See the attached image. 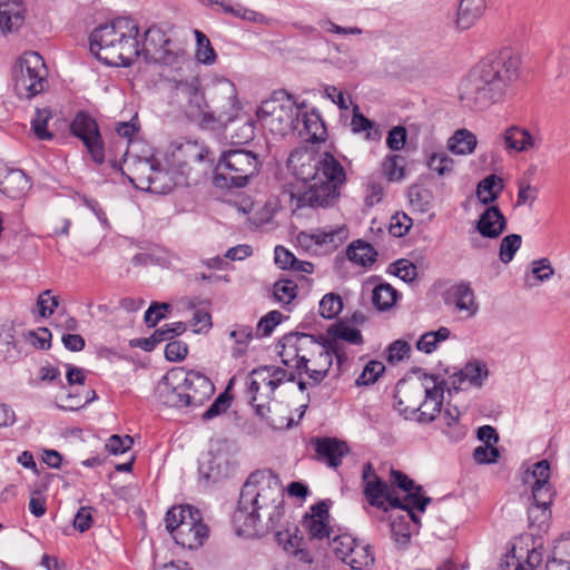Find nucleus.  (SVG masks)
<instances>
[{"label":"nucleus","mask_w":570,"mask_h":570,"mask_svg":"<svg viewBox=\"0 0 570 570\" xmlns=\"http://www.w3.org/2000/svg\"><path fill=\"white\" fill-rule=\"evenodd\" d=\"M285 517V493L279 476L269 469L253 471L245 480L233 514L238 534L264 537Z\"/></svg>","instance_id":"nucleus-1"},{"label":"nucleus","mask_w":570,"mask_h":570,"mask_svg":"<svg viewBox=\"0 0 570 570\" xmlns=\"http://www.w3.org/2000/svg\"><path fill=\"white\" fill-rule=\"evenodd\" d=\"M139 28L131 18L119 17L94 29L90 51L108 66L129 67L140 56Z\"/></svg>","instance_id":"nucleus-2"},{"label":"nucleus","mask_w":570,"mask_h":570,"mask_svg":"<svg viewBox=\"0 0 570 570\" xmlns=\"http://www.w3.org/2000/svg\"><path fill=\"white\" fill-rule=\"evenodd\" d=\"M281 346L282 362L299 373H306L314 386L328 375L333 364V354L338 363L342 362L340 354L311 334L288 333L282 337Z\"/></svg>","instance_id":"nucleus-3"},{"label":"nucleus","mask_w":570,"mask_h":570,"mask_svg":"<svg viewBox=\"0 0 570 570\" xmlns=\"http://www.w3.org/2000/svg\"><path fill=\"white\" fill-rule=\"evenodd\" d=\"M210 381L195 372L171 370L158 382L156 396L160 403L170 407L198 405L213 392Z\"/></svg>","instance_id":"nucleus-4"},{"label":"nucleus","mask_w":570,"mask_h":570,"mask_svg":"<svg viewBox=\"0 0 570 570\" xmlns=\"http://www.w3.org/2000/svg\"><path fill=\"white\" fill-rule=\"evenodd\" d=\"M305 107V102L298 105L292 95L279 91L263 101L256 115L263 127L276 135L285 136L298 128L301 110Z\"/></svg>","instance_id":"nucleus-5"},{"label":"nucleus","mask_w":570,"mask_h":570,"mask_svg":"<svg viewBox=\"0 0 570 570\" xmlns=\"http://www.w3.org/2000/svg\"><path fill=\"white\" fill-rule=\"evenodd\" d=\"M166 529L183 548L197 549L208 535L200 512L190 505L173 507L166 513Z\"/></svg>","instance_id":"nucleus-6"},{"label":"nucleus","mask_w":570,"mask_h":570,"mask_svg":"<svg viewBox=\"0 0 570 570\" xmlns=\"http://www.w3.org/2000/svg\"><path fill=\"white\" fill-rule=\"evenodd\" d=\"M46 76L42 57L36 51L24 52L12 69L13 89L19 97L30 99L43 91Z\"/></svg>","instance_id":"nucleus-7"},{"label":"nucleus","mask_w":570,"mask_h":570,"mask_svg":"<svg viewBox=\"0 0 570 570\" xmlns=\"http://www.w3.org/2000/svg\"><path fill=\"white\" fill-rule=\"evenodd\" d=\"M421 492L422 489L417 488L415 493H410L401 500L390 491L387 483L381 479L367 482L364 485V495L372 507L386 511L385 503L387 502L392 508L405 510L414 522H419V519L413 510L424 512L431 502V498L423 495Z\"/></svg>","instance_id":"nucleus-8"},{"label":"nucleus","mask_w":570,"mask_h":570,"mask_svg":"<svg viewBox=\"0 0 570 570\" xmlns=\"http://www.w3.org/2000/svg\"><path fill=\"white\" fill-rule=\"evenodd\" d=\"M287 168L294 178H346L342 164L330 153L315 160L309 154L295 150L287 159Z\"/></svg>","instance_id":"nucleus-9"},{"label":"nucleus","mask_w":570,"mask_h":570,"mask_svg":"<svg viewBox=\"0 0 570 570\" xmlns=\"http://www.w3.org/2000/svg\"><path fill=\"white\" fill-rule=\"evenodd\" d=\"M520 59L511 49H503L500 52L491 53L482 59L473 69L490 78L507 95L510 94L512 85L519 77Z\"/></svg>","instance_id":"nucleus-10"},{"label":"nucleus","mask_w":570,"mask_h":570,"mask_svg":"<svg viewBox=\"0 0 570 570\" xmlns=\"http://www.w3.org/2000/svg\"><path fill=\"white\" fill-rule=\"evenodd\" d=\"M297 180L289 195L296 208L332 206L340 197V189L345 180Z\"/></svg>","instance_id":"nucleus-11"},{"label":"nucleus","mask_w":570,"mask_h":570,"mask_svg":"<svg viewBox=\"0 0 570 570\" xmlns=\"http://www.w3.org/2000/svg\"><path fill=\"white\" fill-rule=\"evenodd\" d=\"M508 95L493 81L482 77L480 72L472 69L460 87V98L465 106L476 109H485L498 104Z\"/></svg>","instance_id":"nucleus-12"},{"label":"nucleus","mask_w":570,"mask_h":570,"mask_svg":"<svg viewBox=\"0 0 570 570\" xmlns=\"http://www.w3.org/2000/svg\"><path fill=\"white\" fill-rule=\"evenodd\" d=\"M210 151L197 140H175L170 144L167 150V173L178 174L181 176L189 175V168L193 164L208 160L210 164L214 161L209 158Z\"/></svg>","instance_id":"nucleus-13"},{"label":"nucleus","mask_w":570,"mask_h":570,"mask_svg":"<svg viewBox=\"0 0 570 570\" xmlns=\"http://www.w3.org/2000/svg\"><path fill=\"white\" fill-rule=\"evenodd\" d=\"M261 166L262 161L253 151L230 149L222 154L213 178H226V171L233 174L229 178H254Z\"/></svg>","instance_id":"nucleus-14"},{"label":"nucleus","mask_w":570,"mask_h":570,"mask_svg":"<svg viewBox=\"0 0 570 570\" xmlns=\"http://www.w3.org/2000/svg\"><path fill=\"white\" fill-rule=\"evenodd\" d=\"M70 130L82 140L92 160L102 164L104 144L96 120L89 114L79 111L70 124Z\"/></svg>","instance_id":"nucleus-15"},{"label":"nucleus","mask_w":570,"mask_h":570,"mask_svg":"<svg viewBox=\"0 0 570 570\" xmlns=\"http://www.w3.org/2000/svg\"><path fill=\"white\" fill-rule=\"evenodd\" d=\"M247 385L250 405L255 409L258 416L266 417V414L269 412L268 403L276 390L273 385V380L269 379L267 366L253 370L249 373Z\"/></svg>","instance_id":"nucleus-16"},{"label":"nucleus","mask_w":570,"mask_h":570,"mask_svg":"<svg viewBox=\"0 0 570 570\" xmlns=\"http://www.w3.org/2000/svg\"><path fill=\"white\" fill-rule=\"evenodd\" d=\"M504 150L511 154H522L538 150L542 140L539 135L531 132L528 128L512 125L505 128L498 137Z\"/></svg>","instance_id":"nucleus-17"},{"label":"nucleus","mask_w":570,"mask_h":570,"mask_svg":"<svg viewBox=\"0 0 570 570\" xmlns=\"http://www.w3.org/2000/svg\"><path fill=\"white\" fill-rule=\"evenodd\" d=\"M422 381V389L425 394V400L421 406H413L412 410H421L419 420L421 422H432L435 420V415L441 413V406L443 402V383L439 382L435 375L422 373L420 376Z\"/></svg>","instance_id":"nucleus-18"},{"label":"nucleus","mask_w":570,"mask_h":570,"mask_svg":"<svg viewBox=\"0 0 570 570\" xmlns=\"http://www.w3.org/2000/svg\"><path fill=\"white\" fill-rule=\"evenodd\" d=\"M328 518V505L321 501L311 507V512L304 517L302 527L311 539L323 540L330 537Z\"/></svg>","instance_id":"nucleus-19"},{"label":"nucleus","mask_w":570,"mask_h":570,"mask_svg":"<svg viewBox=\"0 0 570 570\" xmlns=\"http://www.w3.org/2000/svg\"><path fill=\"white\" fill-rule=\"evenodd\" d=\"M445 301L453 304L458 312L464 313L466 317L474 316L479 311L474 292L466 282L452 285L446 292Z\"/></svg>","instance_id":"nucleus-20"},{"label":"nucleus","mask_w":570,"mask_h":570,"mask_svg":"<svg viewBox=\"0 0 570 570\" xmlns=\"http://www.w3.org/2000/svg\"><path fill=\"white\" fill-rule=\"evenodd\" d=\"M550 464L547 460L539 461L532 465L527 474V482L531 484L532 497L543 500L554 498V490L550 483Z\"/></svg>","instance_id":"nucleus-21"},{"label":"nucleus","mask_w":570,"mask_h":570,"mask_svg":"<svg viewBox=\"0 0 570 570\" xmlns=\"http://www.w3.org/2000/svg\"><path fill=\"white\" fill-rule=\"evenodd\" d=\"M301 124L294 131L298 132V136L308 142H321L325 141L327 137V130L325 124L318 111L313 109L311 112L301 110Z\"/></svg>","instance_id":"nucleus-22"},{"label":"nucleus","mask_w":570,"mask_h":570,"mask_svg":"<svg viewBox=\"0 0 570 570\" xmlns=\"http://www.w3.org/2000/svg\"><path fill=\"white\" fill-rule=\"evenodd\" d=\"M505 227V217L497 206L485 208L476 223L478 232L487 238L499 237L504 232Z\"/></svg>","instance_id":"nucleus-23"},{"label":"nucleus","mask_w":570,"mask_h":570,"mask_svg":"<svg viewBox=\"0 0 570 570\" xmlns=\"http://www.w3.org/2000/svg\"><path fill=\"white\" fill-rule=\"evenodd\" d=\"M185 331L186 325L183 322L165 324L160 328L156 330L151 336L132 340L130 344L131 346L140 347L146 352H150L157 344L171 340L173 337L183 334Z\"/></svg>","instance_id":"nucleus-24"},{"label":"nucleus","mask_w":570,"mask_h":570,"mask_svg":"<svg viewBox=\"0 0 570 570\" xmlns=\"http://www.w3.org/2000/svg\"><path fill=\"white\" fill-rule=\"evenodd\" d=\"M200 475L213 482H217L228 474V460L225 454L209 451L199 463Z\"/></svg>","instance_id":"nucleus-25"},{"label":"nucleus","mask_w":570,"mask_h":570,"mask_svg":"<svg viewBox=\"0 0 570 570\" xmlns=\"http://www.w3.org/2000/svg\"><path fill=\"white\" fill-rule=\"evenodd\" d=\"M485 8V0H461L458 6L456 27L461 30L470 29L483 16Z\"/></svg>","instance_id":"nucleus-26"},{"label":"nucleus","mask_w":570,"mask_h":570,"mask_svg":"<svg viewBox=\"0 0 570 570\" xmlns=\"http://www.w3.org/2000/svg\"><path fill=\"white\" fill-rule=\"evenodd\" d=\"M348 449L345 442L336 439L325 438L316 443V455L320 461H324L331 468H337L342 463V458Z\"/></svg>","instance_id":"nucleus-27"},{"label":"nucleus","mask_w":570,"mask_h":570,"mask_svg":"<svg viewBox=\"0 0 570 570\" xmlns=\"http://www.w3.org/2000/svg\"><path fill=\"white\" fill-rule=\"evenodd\" d=\"M24 8L19 0H0V29L11 32L18 29L24 19Z\"/></svg>","instance_id":"nucleus-28"},{"label":"nucleus","mask_w":570,"mask_h":570,"mask_svg":"<svg viewBox=\"0 0 570 570\" xmlns=\"http://www.w3.org/2000/svg\"><path fill=\"white\" fill-rule=\"evenodd\" d=\"M472 166L476 171L483 175V178H501L503 175V159L495 150L481 153L472 161Z\"/></svg>","instance_id":"nucleus-29"},{"label":"nucleus","mask_w":570,"mask_h":570,"mask_svg":"<svg viewBox=\"0 0 570 570\" xmlns=\"http://www.w3.org/2000/svg\"><path fill=\"white\" fill-rule=\"evenodd\" d=\"M170 42L166 33L158 27H150L145 32L144 50L149 52L154 50L155 61L169 62L168 56L170 52L166 49V46Z\"/></svg>","instance_id":"nucleus-30"},{"label":"nucleus","mask_w":570,"mask_h":570,"mask_svg":"<svg viewBox=\"0 0 570 570\" xmlns=\"http://www.w3.org/2000/svg\"><path fill=\"white\" fill-rule=\"evenodd\" d=\"M460 411L456 406H446L440 415V424L442 432L452 441H461L465 434L466 429L460 423Z\"/></svg>","instance_id":"nucleus-31"},{"label":"nucleus","mask_w":570,"mask_h":570,"mask_svg":"<svg viewBox=\"0 0 570 570\" xmlns=\"http://www.w3.org/2000/svg\"><path fill=\"white\" fill-rule=\"evenodd\" d=\"M476 146V136L465 128L455 130L446 141V149L450 153L459 156L472 154Z\"/></svg>","instance_id":"nucleus-32"},{"label":"nucleus","mask_w":570,"mask_h":570,"mask_svg":"<svg viewBox=\"0 0 570 570\" xmlns=\"http://www.w3.org/2000/svg\"><path fill=\"white\" fill-rule=\"evenodd\" d=\"M375 558L368 543L356 540L344 563L354 570H366L374 564Z\"/></svg>","instance_id":"nucleus-33"},{"label":"nucleus","mask_w":570,"mask_h":570,"mask_svg":"<svg viewBox=\"0 0 570 570\" xmlns=\"http://www.w3.org/2000/svg\"><path fill=\"white\" fill-rule=\"evenodd\" d=\"M553 498L543 500L532 497V503L528 510V518L531 528H537L539 531L546 529L551 517L550 507Z\"/></svg>","instance_id":"nucleus-34"},{"label":"nucleus","mask_w":570,"mask_h":570,"mask_svg":"<svg viewBox=\"0 0 570 570\" xmlns=\"http://www.w3.org/2000/svg\"><path fill=\"white\" fill-rule=\"evenodd\" d=\"M411 207L420 213H428L434 204V194L425 183L413 184L407 191Z\"/></svg>","instance_id":"nucleus-35"},{"label":"nucleus","mask_w":570,"mask_h":570,"mask_svg":"<svg viewBox=\"0 0 570 570\" xmlns=\"http://www.w3.org/2000/svg\"><path fill=\"white\" fill-rule=\"evenodd\" d=\"M522 552L523 549L520 548L517 556V549L513 548V556L507 561V570H534L541 563L542 554L535 548L527 549L525 556Z\"/></svg>","instance_id":"nucleus-36"},{"label":"nucleus","mask_w":570,"mask_h":570,"mask_svg":"<svg viewBox=\"0 0 570 570\" xmlns=\"http://www.w3.org/2000/svg\"><path fill=\"white\" fill-rule=\"evenodd\" d=\"M347 257L350 261L362 266H370L376 259V250L372 245L361 239L353 242L347 248Z\"/></svg>","instance_id":"nucleus-37"},{"label":"nucleus","mask_w":570,"mask_h":570,"mask_svg":"<svg viewBox=\"0 0 570 570\" xmlns=\"http://www.w3.org/2000/svg\"><path fill=\"white\" fill-rule=\"evenodd\" d=\"M399 293L390 284L383 283L374 287L372 292L373 305L379 311L390 309L397 301Z\"/></svg>","instance_id":"nucleus-38"},{"label":"nucleus","mask_w":570,"mask_h":570,"mask_svg":"<svg viewBox=\"0 0 570 570\" xmlns=\"http://www.w3.org/2000/svg\"><path fill=\"white\" fill-rule=\"evenodd\" d=\"M142 195L164 196L175 188L174 180H129Z\"/></svg>","instance_id":"nucleus-39"},{"label":"nucleus","mask_w":570,"mask_h":570,"mask_svg":"<svg viewBox=\"0 0 570 570\" xmlns=\"http://www.w3.org/2000/svg\"><path fill=\"white\" fill-rule=\"evenodd\" d=\"M461 375L466 377L468 384L481 387L489 376V370L484 362L473 360L468 362L464 367L461 368Z\"/></svg>","instance_id":"nucleus-40"},{"label":"nucleus","mask_w":570,"mask_h":570,"mask_svg":"<svg viewBox=\"0 0 570 570\" xmlns=\"http://www.w3.org/2000/svg\"><path fill=\"white\" fill-rule=\"evenodd\" d=\"M502 183L503 180H479L475 190L476 199L483 205L492 204L504 188Z\"/></svg>","instance_id":"nucleus-41"},{"label":"nucleus","mask_w":570,"mask_h":570,"mask_svg":"<svg viewBox=\"0 0 570 570\" xmlns=\"http://www.w3.org/2000/svg\"><path fill=\"white\" fill-rule=\"evenodd\" d=\"M450 334V330L444 326L436 331L426 332L416 342V348L425 354H430L436 350L439 343L448 340Z\"/></svg>","instance_id":"nucleus-42"},{"label":"nucleus","mask_w":570,"mask_h":570,"mask_svg":"<svg viewBox=\"0 0 570 570\" xmlns=\"http://www.w3.org/2000/svg\"><path fill=\"white\" fill-rule=\"evenodd\" d=\"M426 165L433 173L444 176L452 173L454 160L444 150H440L426 156Z\"/></svg>","instance_id":"nucleus-43"},{"label":"nucleus","mask_w":570,"mask_h":570,"mask_svg":"<svg viewBox=\"0 0 570 570\" xmlns=\"http://www.w3.org/2000/svg\"><path fill=\"white\" fill-rule=\"evenodd\" d=\"M385 372V366L380 361H370L364 366L362 373L355 380L357 386H370Z\"/></svg>","instance_id":"nucleus-44"},{"label":"nucleus","mask_w":570,"mask_h":570,"mask_svg":"<svg viewBox=\"0 0 570 570\" xmlns=\"http://www.w3.org/2000/svg\"><path fill=\"white\" fill-rule=\"evenodd\" d=\"M196 37V59L204 65H213L216 60V53L209 39L199 30L194 31Z\"/></svg>","instance_id":"nucleus-45"},{"label":"nucleus","mask_w":570,"mask_h":570,"mask_svg":"<svg viewBox=\"0 0 570 570\" xmlns=\"http://www.w3.org/2000/svg\"><path fill=\"white\" fill-rule=\"evenodd\" d=\"M51 118V112L48 108H37L36 116L31 120V128L37 136L38 139L41 140H50L53 138V135L47 130V124Z\"/></svg>","instance_id":"nucleus-46"},{"label":"nucleus","mask_w":570,"mask_h":570,"mask_svg":"<svg viewBox=\"0 0 570 570\" xmlns=\"http://www.w3.org/2000/svg\"><path fill=\"white\" fill-rule=\"evenodd\" d=\"M375 125L373 121L367 119L365 116L358 112V106L355 105L353 109V116L351 120L352 131L355 134H360L365 131L366 138L372 139L379 136V130L374 128Z\"/></svg>","instance_id":"nucleus-47"},{"label":"nucleus","mask_w":570,"mask_h":570,"mask_svg":"<svg viewBox=\"0 0 570 570\" xmlns=\"http://www.w3.org/2000/svg\"><path fill=\"white\" fill-rule=\"evenodd\" d=\"M343 308V301L340 295L328 293L320 302V314L322 317L332 320L336 317Z\"/></svg>","instance_id":"nucleus-48"},{"label":"nucleus","mask_w":570,"mask_h":570,"mask_svg":"<svg viewBox=\"0 0 570 570\" xmlns=\"http://www.w3.org/2000/svg\"><path fill=\"white\" fill-rule=\"evenodd\" d=\"M521 243L522 237L519 234H510L503 237L499 248L500 261L504 264L510 263L520 248Z\"/></svg>","instance_id":"nucleus-49"},{"label":"nucleus","mask_w":570,"mask_h":570,"mask_svg":"<svg viewBox=\"0 0 570 570\" xmlns=\"http://www.w3.org/2000/svg\"><path fill=\"white\" fill-rule=\"evenodd\" d=\"M297 294V285L289 279H281L274 284V296L282 304H289Z\"/></svg>","instance_id":"nucleus-50"},{"label":"nucleus","mask_w":570,"mask_h":570,"mask_svg":"<svg viewBox=\"0 0 570 570\" xmlns=\"http://www.w3.org/2000/svg\"><path fill=\"white\" fill-rule=\"evenodd\" d=\"M283 315L278 311H271L257 324V336H268L276 325L282 322Z\"/></svg>","instance_id":"nucleus-51"},{"label":"nucleus","mask_w":570,"mask_h":570,"mask_svg":"<svg viewBox=\"0 0 570 570\" xmlns=\"http://www.w3.org/2000/svg\"><path fill=\"white\" fill-rule=\"evenodd\" d=\"M385 196V189L381 181L372 180L367 183L364 196V204L371 208L380 204Z\"/></svg>","instance_id":"nucleus-52"},{"label":"nucleus","mask_w":570,"mask_h":570,"mask_svg":"<svg viewBox=\"0 0 570 570\" xmlns=\"http://www.w3.org/2000/svg\"><path fill=\"white\" fill-rule=\"evenodd\" d=\"M346 230L344 228L318 232L313 235L315 243L318 245H331L337 247L345 238Z\"/></svg>","instance_id":"nucleus-53"},{"label":"nucleus","mask_w":570,"mask_h":570,"mask_svg":"<svg viewBox=\"0 0 570 570\" xmlns=\"http://www.w3.org/2000/svg\"><path fill=\"white\" fill-rule=\"evenodd\" d=\"M29 189V180H0V191L10 198H19Z\"/></svg>","instance_id":"nucleus-54"},{"label":"nucleus","mask_w":570,"mask_h":570,"mask_svg":"<svg viewBox=\"0 0 570 570\" xmlns=\"http://www.w3.org/2000/svg\"><path fill=\"white\" fill-rule=\"evenodd\" d=\"M132 444H134V440L131 436H129V435L120 436V435L114 434L108 439V441L106 443V449L111 454L117 455V454L125 453L126 451L131 449Z\"/></svg>","instance_id":"nucleus-55"},{"label":"nucleus","mask_w":570,"mask_h":570,"mask_svg":"<svg viewBox=\"0 0 570 570\" xmlns=\"http://www.w3.org/2000/svg\"><path fill=\"white\" fill-rule=\"evenodd\" d=\"M531 273L539 282H548L554 275V268L552 267L548 258H540L532 262Z\"/></svg>","instance_id":"nucleus-56"},{"label":"nucleus","mask_w":570,"mask_h":570,"mask_svg":"<svg viewBox=\"0 0 570 570\" xmlns=\"http://www.w3.org/2000/svg\"><path fill=\"white\" fill-rule=\"evenodd\" d=\"M37 304L40 315L46 317L51 315L58 307L59 297L51 295V291L47 289L39 295Z\"/></svg>","instance_id":"nucleus-57"},{"label":"nucleus","mask_w":570,"mask_h":570,"mask_svg":"<svg viewBox=\"0 0 570 570\" xmlns=\"http://www.w3.org/2000/svg\"><path fill=\"white\" fill-rule=\"evenodd\" d=\"M395 276L401 278L404 282H412L416 277V266L406 261V259H399L393 264V272Z\"/></svg>","instance_id":"nucleus-58"},{"label":"nucleus","mask_w":570,"mask_h":570,"mask_svg":"<svg viewBox=\"0 0 570 570\" xmlns=\"http://www.w3.org/2000/svg\"><path fill=\"white\" fill-rule=\"evenodd\" d=\"M170 309L168 303H153L145 312V322L148 326L154 327L156 324L165 318V312Z\"/></svg>","instance_id":"nucleus-59"},{"label":"nucleus","mask_w":570,"mask_h":570,"mask_svg":"<svg viewBox=\"0 0 570 570\" xmlns=\"http://www.w3.org/2000/svg\"><path fill=\"white\" fill-rule=\"evenodd\" d=\"M473 459L480 464L495 463L499 459V450L493 445H480L473 451Z\"/></svg>","instance_id":"nucleus-60"},{"label":"nucleus","mask_w":570,"mask_h":570,"mask_svg":"<svg viewBox=\"0 0 570 570\" xmlns=\"http://www.w3.org/2000/svg\"><path fill=\"white\" fill-rule=\"evenodd\" d=\"M412 226V219L406 214H395L391 218L390 233L395 237L404 236Z\"/></svg>","instance_id":"nucleus-61"},{"label":"nucleus","mask_w":570,"mask_h":570,"mask_svg":"<svg viewBox=\"0 0 570 570\" xmlns=\"http://www.w3.org/2000/svg\"><path fill=\"white\" fill-rule=\"evenodd\" d=\"M407 138L406 129L402 126L393 127L387 135L386 145L393 151L403 149Z\"/></svg>","instance_id":"nucleus-62"},{"label":"nucleus","mask_w":570,"mask_h":570,"mask_svg":"<svg viewBox=\"0 0 570 570\" xmlns=\"http://www.w3.org/2000/svg\"><path fill=\"white\" fill-rule=\"evenodd\" d=\"M188 353V346L181 341H171L165 347V357L170 362L183 361Z\"/></svg>","instance_id":"nucleus-63"},{"label":"nucleus","mask_w":570,"mask_h":570,"mask_svg":"<svg viewBox=\"0 0 570 570\" xmlns=\"http://www.w3.org/2000/svg\"><path fill=\"white\" fill-rule=\"evenodd\" d=\"M255 136L254 126L249 120H245L237 129L230 134V139L235 145L247 144Z\"/></svg>","instance_id":"nucleus-64"}]
</instances>
